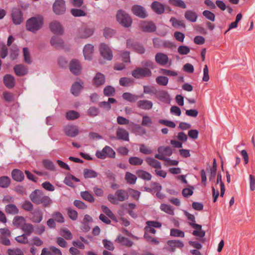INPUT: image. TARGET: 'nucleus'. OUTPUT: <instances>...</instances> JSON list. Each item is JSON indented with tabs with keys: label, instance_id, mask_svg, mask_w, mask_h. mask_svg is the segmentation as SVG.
<instances>
[{
	"label": "nucleus",
	"instance_id": "nucleus-1",
	"mask_svg": "<svg viewBox=\"0 0 255 255\" xmlns=\"http://www.w3.org/2000/svg\"><path fill=\"white\" fill-rule=\"evenodd\" d=\"M184 215L187 218L188 220L191 221V222L189 223V225L192 228L195 229V230L193 231L192 234L195 236L203 238L205 236V231L202 230V226L201 225L195 223V216L187 211L184 212ZM200 241L202 243H204L205 239H201Z\"/></svg>",
	"mask_w": 255,
	"mask_h": 255
},
{
	"label": "nucleus",
	"instance_id": "nucleus-2",
	"mask_svg": "<svg viewBox=\"0 0 255 255\" xmlns=\"http://www.w3.org/2000/svg\"><path fill=\"white\" fill-rule=\"evenodd\" d=\"M43 25V19L41 16H33L27 20L26 29L28 31L35 33L42 28Z\"/></svg>",
	"mask_w": 255,
	"mask_h": 255
},
{
	"label": "nucleus",
	"instance_id": "nucleus-3",
	"mask_svg": "<svg viewBox=\"0 0 255 255\" xmlns=\"http://www.w3.org/2000/svg\"><path fill=\"white\" fill-rule=\"evenodd\" d=\"M117 21L124 27H129L131 26L132 20L131 17L123 10H119L117 13Z\"/></svg>",
	"mask_w": 255,
	"mask_h": 255
},
{
	"label": "nucleus",
	"instance_id": "nucleus-4",
	"mask_svg": "<svg viewBox=\"0 0 255 255\" xmlns=\"http://www.w3.org/2000/svg\"><path fill=\"white\" fill-rule=\"evenodd\" d=\"M96 156L101 159H104L107 157L114 158L116 157V152L110 146L106 145L102 150H97Z\"/></svg>",
	"mask_w": 255,
	"mask_h": 255
},
{
	"label": "nucleus",
	"instance_id": "nucleus-5",
	"mask_svg": "<svg viewBox=\"0 0 255 255\" xmlns=\"http://www.w3.org/2000/svg\"><path fill=\"white\" fill-rule=\"evenodd\" d=\"M132 76L138 79L150 77L152 72L150 69L146 68L137 67L131 72Z\"/></svg>",
	"mask_w": 255,
	"mask_h": 255
},
{
	"label": "nucleus",
	"instance_id": "nucleus-6",
	"mask_svg": "<svg viewBox=\"0 0 255 255\" xmlns=\"http://www.w3.org/2000/svg\"><path fill=\"white\" fill-rule=\"evenodd\" d=\"M127 47L140 54H143L145 51V48L141 44L132 39L127 40Z\"/></svg>",
	"mask_w": 255,
	"mask_h": 255
},
{
	"label": "nucleus",
	"instance_id": "nucleus-7",
	"mask_svg": "<svg viewBox=\"0 0 255 255\" xmlns=\"http://www.w3.org/2000/svg\"><path fill=\"white\" fill-rule=\"evenodd\" d=\"M11 17L13 23L15 25L20 24L24 20L22 12L19 8L16 7L12 8Z\"/></svg>",
	"mask_w": 255,
	"mask_h": 255
},
{
	"label": "nucleus",
	"instance_id": "nucleus-8",
	"mask_svg": "<svg viewBox=\"0 0 255 255\" xmlns=\"http://www.w3.org/2000/svg\"><path fill=\"white\" fill-rule=\"evenodd\" d=\"M100 51L102 56L107 60H111L113 58V52L109 46L102 43L100 45Z\"/></svg>",
	"mask_w": 255,
	"mask_h": 255
},
{
	"label": "nucleus",
	"instance_id": "nucleus-9",
	"mask_svg": "<svg viewBox=\"0 0 255 255\" xmlns=\"http://www.w3.org/2000/svg\"><path fill=\"white\" fill-rule=\"evenodd\" d=\"M53 10L57 15H61L66 11L65 2L64 0H56L53 4Z\"/></svg>",
	"mask_w": 255,
	"mask_h": 255
},
{
	"label": "nucleus",
	"instance_id": "nucleus-10",
	"mask_svg": "<svg viewBox=\"0 0 255 255\" xmlns=\"http://www.w3.org/2000/svg\"><path fill=\"white\" fill-rule=\"evenodd\" d=\"M131 11L134 15L141 18H145L148 16L145 9L139 5L135 4L133 5Z\"/></svg>",
	"mask_w": 255,
	"mask_h": 255
},
{
	"label": "nucleus",
	"instance_id": "nucleus-11",
	"mask_svg": "<svg viewBox=\"0 0 255 255\" xmlns=\"http://www.w3.org/2000/svg\"><path fill=\"white\" fill-rule=\"evenodd\" d=\"M140 29L145 32H154L156 29L155 24L151 21H143L140 24Z\"/></svg>",
	"mask_w": 255,
	"mask_h": 255
},
{
	"label": "nucleus",
	"instance_id": "nucleus-12",
	"mask_svg": "<svg viewBox=\"0 0 255 255\" xmlns=\"http://www.w3.org/2000/svg\"><path fill=\"white\" fill-rule=\"evenodd\" d=\"M65 134L69 137H74L79 133L77 127L74 125H66L64 128Z\"/></svg>",
	"mask_w": 255,
	"mask_h": 255
},
{
	"label": "nucleus",
	"instance_id": "nucleus-13",
	"mask_svg": "<svg viewBox=\"0 0 255 255\" xmlns=\"http://www.w3.org/2000/svg\"><path fill=\"white\" fill-rule=\"evenodd\" d=\"M43 195V192L41 190L36 189L30 194L29 198L33 203L39 205V202Z\"/></svg>",
	"mask_w": 255,
	"mask_h": 255
},
{
	"label": "nucleus",
	"instance_id": "nucleus-14",
	"mask_svg": "<svg viewBox=\"0 0 255 255\" xmlns=\"http://www.w3.org/2000/svg\"><path fill=\"white\" fill-rule=\"evenodd\" d=\"M71 72L75 75L80 74L81 71V66L78 60L74 59L71 60L69 66Z\"/></svg>",
	"mask_w": 255,
	"mask_h": 255
},
{
	"label": "nucleus",
	"instance_id": "nucleus-15",
	"mask_svg": "<svg viewBox=\"0 0 255 255\" xmlns=\"http://www.w3.org/2000/svg\"><path fill=\"white\" fill-rule=\"evenodd\" d=\"M31 221L34 223H39L43 220V213L39 209H36L31 212Z\"/></svg>",
	"mask_w": 255,
	"mask_h": 255
},
{
	"label": "nucleus",
	"instance_id": "nucleus-16",
	"mask_svg": "<svg viewBox=\"0 0 255 255\" xmlns=\"http://www.w3.org/2000/svg\"><path fill=\"white\" fill-rule=\"evenodd\" d=\"M95 28L94 26H86L83 27L80 32V37L82 38H87L92 36Z\"/></svg>",
	"mask_w": 255,
	"mask_h": 255
},
{
	"label": "nucleus",
	"instance_id": "nucleus-17",
	"mask_svg": "<svg viewBox=\"0 0 255 255\" xmlns=\"http://www.w3.org/2000/svg\"><path fill=\"white\" fill-rule=\"evenodd\" d=\"M50 29L55 34L62 35L63 33L62 27L58 21H54L51 22L50 23Z\"/></svg>",
	"mask_w": 255,
	"mask_h": 255
},
{
	"label": "nucleus",
	"instance_id": "nucleus-18",
	"mask_svg": "<svg viewBox=\"0 0 255 255\" xmlns=\"http://www.w3.org/2000/svg\"><path fill=\"white\" fill-rule=\"evenodd\" d=\"M137 107L144 110H149L152 109L153 103L151 101L147 100H141L136 103Z\"/></svg>",
	"mask_w": 255,
	"mask_h": 255
},
{
	"label": "nucleus",
	"instance_id": "nucleus-19",
	"mask_svg": "<svg viewBox=\"0 0 255 255\" xmlns=\"http://www.w3.org/2000/svg\"><path fill=\"white\" fill-rule=\"evenodd\" d=\"M15 74L18 76H23L28 73L27 67L22 64H16L13 67Z\"/></svg>",
	"mask_w": 255,
	"mask_h": 255
},
{
	"label": "nucleus",
	"instance_id": "nucleus-20",
	"mask_svg": "<svg viewBox=\"0 0 255 255\" xmlns=\"http://www.w3.org/2000/svg\"><path fill=\"white\" fill-rule=\"evenodd\" d=\"M3 83L7 88H13L15 86V79L11 75L6 74L3 77Z\"/></svg>",
	"mask_w": 255,
	"mask_h": 255
},
{
	"label": "nucleus",
	"instance_id": "nucleus-21",
	"mask_svg": "<svg viewBox=\"0 0 255 255\" xmlns=\"http://www.w3.org/2000/svg\"><path fill=\"white\" fill-rule=\"evenodd\" d=\"M11 177L15 181L22 182L24 179L23 172L18 169H14L11 171Z\"/></svg>",
	"mask_w": 255,
	"mask_h": 255
},
{
	"label": "nucleus",
	"instance_id": "nucleus-22",
	"mask_svg": "<svg viewBox=\"0 0 255 255\" xmlns=\"http://www.w3.org/2000/svg\"><path fill=\"white\" fill-rule=\"evenodd\" d=\"M155 60L157 63L161 65H165L168 61V57L166 54L159 52L156 54Z\"/></svg>",
	"mask_w": 255,
	"mask_h": 255
},
{
	"label": "nucleus",
	"instance_id": "nucleus-23",
	"mask_svg": "<svg viewBox=\"0 0 255 255\" xmlns=\"http://www.w3.org/2000/svg\"><path fill=\"white\" fill-rule=\"evenodd\" d=\"M51 45L56 49L64 47V41L59 36H53L50 40Z\"/></svg>",
	"mask_w": 255,
	"mask_h": 255
},
{
	"label": "nucleus",
	"instance_id": "nucleus-24",
	"mask_svg": "<svg viewBox=\"0 0 255 255\" xmlns=\"http://www.w3.org/2000/svg\"><path fill=\"white\" fill-rule=\"evenodd\" d=\"M94 52V46L90 44H86L83 49L85 58L87 60L92 59Z\"/></svg>",
	"mask_w": 255,
	"mask_h": 255
},
{
	"label": "nucleus",
	"instance_id": "nucleus-25",
	"mask_svg": "<svg viewBox=\"0 0 255 255\" xmlns=\"http://www.w3.org/2000/svg\"><path fill=\"white\" fill-rule=\"evenodd\" d=\"M115 242L121 243L122 245L127 247H130L133 244L132 241L121 235L118 236L117 238L115 239Z\"/></svg>",
	"mask_w": 255,
	"mask_h": 255
},
{
	"label": "nucleus",
	"instance_id": "nucleus-26",
	"mask_svg": "<svg viewBox=\"0 0 255 255\" xmlns=\"http://www.w3.org/2000/svg\"><path fill=\"white\" fill-rule=\"evenodd\" d=\"M122 97L124 99L127 100L128 102H129L130 103H134L139 98H142L143 96L142 95L140 96L136 95H133L130 93L126 92L123 94Z\"/></svg>",
	"mask_w": 255,
	"mask_h": 255
},
{
	"label": "nucleus",
	"instance_id": "nucleus-27",
	"mask_svg": "<svg viewBox=\"0 0 255 255\" xmlns=\"http://www.w3.org/2000/svg\"><path fill=\"white\" fill-rule=\"evenodd\" d=\"M152 10L158 14H162L164 12L165 8L164 5L160 2L155 1L151 5Z\"/></svg>",
	"mask_w": 255,
	"mask_h": 255
},
{
	"label": "nucleus",
	"instance_id": "nucleus-28",
	"mask_svg": "<svg viewBox=\"0 0 255 255\" xmlns=\"http://www.w3.org/2000/svg\"><path fill=\"white\" fill-rule=\"evenodd\" d=\"M115 195L116 196L118 200L121 202H123L128 199L129 197L128 192L124 189L117 190L115 193Z\"/></svg>",
	"mask_w": 255,
	"mask_h": 255
},
{
	"label": "nucleus",
	"instance_id": "nucleus-29",
	"mask_svg": "<svg viewBox=\"0 0 255 255\" xmlns=\"http://www.w3.org/2000/svg\"><path fill=\"white\" fill-rule=\"evenodd\" d=\"M105 83V77L101 73H97L93 79L94 85L96 87L100 86Z\"/></svg>",
	"mask_w": 255,
	"mask_h": 255
},
{
	"label": "nucleus",
	"instance_id": "nucleus-30",
	"mask_svg": "<svg viewBox=\"0 0 255 255\" xmlns=\"http://www.w3.org/2000/svg\"><path fill=\"white\" fill-rule=\"evenodd\" d=\"M117 136L118 139L125 141H129V134L125 129L119 128L117 131Z\"/></svg>",
	"mask_w": 255,
	"mask_h": 255
},
{
	"label": "nucleus",
	"instance_id": "nucleus-31",
	"mask_svg": "<svg viewBox=\"0 0 255 255\" xmlns=\"http://www.w3.org/2000/svg\"><path fill=\"white\" fill-rule=\"evenodd\" d=\"M184 17L186 19L192 22L196 21L198 15L196 12L191 10H188L185 12Z\"/></svg>",
	"mask_w": 255,
	"mask_h": 255
},
{
	"label": "nucleus",
	"instance_id": "nucleus-32",
	"mask_svg": "<svg viewBox=\"0 0 255 255\" xmlns=\"http://www.w3.org/2000/svg\"><path fill=\"white\" fill-rule=\"evenodd\" d=\"M145 160L146 162V163L148 164V165L149 166H150V167H152L153 168H156V169H161V165L160 162L158 160H157L153 158L147 157L145 158Z\"/></svg>",
	"mask_w": 255,
	"mask_h": 255
},
{
	"label": "nucleus",
	"instance_id": "nucleus-33",
	"mask_svg": "<svg viewBox=\"0 0 255 255\" xmlns=\"http://www.w3.org/2000/svg\"><path fill=\"white\" fill-rule=\"evenodd\" d=\"M157 94L156 97L158 99L162 102L169 103L170 102V98L168 93L165 91L159 92Z\"/></svg>",
	"mask_w": 255,
	"mask_h": 255
},
{
	"label": "nucleus",
	"instance_id": "nucleus-34",
	"mask_svg": "<svg viewBox=\"0 0 255 255\" xmlns=\"http://www.w3.org/2000/svg\"><path fill=\"white\" fill-rule=\"evenodd\" d=\"M5 212L8 214L15 215L18 213L19 210L14 204H9L5 206Z\"/></svg>",
	"mask_w": 255,
	"mask_h": 255
},
{
	"label": "nucleus",
	"instance_id": "nucleus-35",
	"mask_svg": "<svg viewBox=\"0 0 255 255\" xmlns=\"http://www.w3.org/2000/svg\"><path fill=\"white\" fill-rule=\"evenodd\" d=\"M136 175L143 180H150L151 179V175L148 172L143 170L139 169L136 171Z\"/></svg>",
	"mask_w": 255,
	"mask_h": 255
},
{
	"label": "nucleus",
	"instance_id": "nucleus-36",
	"mask_svg": "<svg viewBox=\"0 0 255 255\" xmlns=\"http://www.w3.org/2000/svg\"><path fill=\"white\" fill-rule=\"evenodd\" d=\"M120 85L123 87H129L133 85L134 83L133 79L128 77L121 78L119 80Z\"/></svg>",
	"mask_w": 255,
	"mask_h": 255
},
{
	"label": "nucleus",
	"instance_id": "nucleus-37",
	"mask_svg": "<svg viewBox=\"0 0 255 255\" xmlns=\"http://www.w3.org/2000/svg\"><path fill=\"white\" fill-rule=\"evenodd\" d=\"M82 89L83 86L79 82H75L72 85L71 92L73 95L77 96Z\"/></svg>",
	"mask_w": 255,
	"mask_h": 255
},
{
	"label": "nucleus",
	"instance_id": "nucleus-38",
	"mask_svg": "<svg viewBox=\"0 0 255 255\" xmlns=\"http://www.w3.org/2000/svg\"><path fill=\"white\" fill-rule=\"evenodd\" d=\"M10 178L7 176L0 177V187L6 188L10 185Z\"/></svg>",
	"mask_w": 255,
	"mask_h": 255
},
{
	"label": "nucleus",
	"instance_id": "nucleus-39",
	"mask_svg": "<svg viewBox=\"0 0 255 255\" xmlns=\"http://www.w3.org/2000/svg\"><path fill=\"white\" fill-rule=\"evenodd\" d=\"M83 175L85 178L88 179L96 178L98 176V174L93 170L86 168L84 169Z\"/></svg>",
	"mask_w": 255,
	"mask_h": 255
},
{
	"label": "nucleus",
	"instance_id": "nucleus-40",
	"mask_svg": "<svg viewBox=\"0 0 255 255\" xmlns=\"http://www.w3.org/2000/svg\"><path fill=\"white\" fill-rule=\"evenodd\" d=\"M127 183L129 184H134L136 182L137 177L136 175L129 172H127L125 177Z\"/></svg>",
	"mask_w": 255,
	"mask_h": 255
},
{
	"label": "nucleus",
	"instance_id": "nucleus-41",
	"mask_svg": "<svg viewBox=\"0 0 255 255\" xmlns=\"http://www.w3.org/2000/svg\"><path fill=\"white\" fill-rule=\"evenodd\" d=\"M157 151L159 153L164 154L167 156H170L172 154V149L169 146H166L165 147L160 146L158 148Z\"/></svg>",
	"mask_w": 255,
	"mask_h": 255
},
{
	"label": "nucleus",
	"instance_id": "nucleus-42",
	"mask_svg": "<svg viewBox=\"0 0 255 255\" xmlns=\"http://www.w3.org/2000/svg\"><path fill=\"white\" fill-rule=\"evenodd\" d=\"M143 162V160L138 157L132 156L128 159V162L131 165L137 166L141 165Z\"/></svg>",
	"mask_w": 255,
	"mask_h": 255
},
{
	"label": "nucleus",
	"instance_id": "nucleus-43",
	"mask_svg": "<svg viewBox=\"0 0 255 255\" xmlns=\"http://www.w3.org/2000/svg\"><path fill=\"white\" fill-rule=\"evenodd\" d=\"M80 117V114L74 110H70L66 114V118L68 120H75Z\"/></svg>",
	"mask_w": 255,
	"mask_h": 255
},
{
	"label": "nucleus",
	"instance_id": "nucleus-44",
	"mask_svg": "<svg viewBox=\"0 0 255 255\" xmlns=\"http://www.w3.org/2000/svg\"><path fill=\"white\" fill-rule=\"evenodd\" d=\"M170 21L172 23V25L174 27L178 28L181 27L185 28L186 25L183 20H179L175 17H172L170 19Z\"/></svg>",
	"mask_w": 255,
	"mask_h": 255
},
{
	"label": "nucleus",
	"instance_id": "nucleus-45",
	"mask_svg": "<svg viewBox=\"0 0 255 255\" xmlns=\"http://www.w3.org/2000/svg\"><path fill=\"white\" fill-rule=\"evenodd\" d=\"M167 245L170 247H174L177 248H182L184 247L183 243L180 240H169L167 242Z\"/></svg>",
	"mask_w": 255,
	"mask_h": 255
},
{
	"label": "nucleus",
	"instance_id": "nucleus-46",
	"mask_svg": "<svg viewBox=\"0 0 255 255\" xmlns=\"http://www.w3.org/2000/svg\"><path fill=\"white\" fill-rule=\"evenodd\" d=\"M169 3L173 6L179 7L181 8H186V5L182 0H169Z\"/></svg>",
	"mask_w": 255,
	"mask_h": 255
},
{
	"label": "nucleus",
	"instance_id": "nucleus-47",
	"mask_svg": "<svg viewBox=\"0 0 255 255\" xmlns=\"http://www.w3.org/2000/svg\"><path fill=\"white\" fill-rule=\"evenodd\" d=\"M80 194L82 198L85 200L90 203L94 202V198L88 191H82L81 192Z\"/></svg>",
	"mask_w": 255,
	"mask_h": 255
},
{
	"label": "nucleus",
	"instance_id": "nucleus-48",
	"mask_svg": "<svg viewBox=\"0 0 255 255\" xmlns=\"http://www.w3.org/2000/svg\"><path fill=\"white\" fill-rule=\"evenodd\" d=\"M44 167L47 170L50 171H55V165L52 161L48 159H45L42 161Z\"/></svg>",
	"mask_w": 255,
	"mask_h": 255
},
{
	"label": "nucleus",
	"instance_id": "nucleus-49",
	"mask_svg": "<svg viewBox=\"0 0 255 255\" xmlns=\"http://www.w3.org/2000/svg\"><path fill=\"white\" fill-rule=\"evenodd\" d=\"M101 209L103 212L110 219L113 220L116 219L115 215L108 207L105 205H102Z\"/></svg>",
	"mask_w": 255,
	"mask_h": 255
},
{
	"label": "nucleus",
	"instance_id": "nucleus-50",
	"mask_svg": "<svg viewBox=\"0 0 255 255\" xmlns=\"http://www.w3.org/2000/svg\"><path fill=\"white\" fill-rule=\"evenodd\" d=\"M104 94L108 97L114 96L116 93L115 89L111 86H107L104 89Z\"/></svg>",
	"mask_w": 255,
	"mask_h": 255
},
{
	"label": "nucleus",
	"instance_id": "nucleus-51",
	"mask_svg": "<svg viewBox=\"0 0 255 255\" xmlns=\"http://www.w3.org/2000/svg\"><path fill=\"white\" fill-rule=\"evenodd\" d=\"M22 230L27 235H30L33 232V226L30 223H25L22 227Z\"/></svg>",
	"mask_w": 255,
	"mask_h": 255
},
{
	"label": "nucleus",
	"instance_id": "nucleus-52",
	"mask_svg": "<svg viewBox=\"0 0 255 255\" xmlns=\"http://www.w3.org/2000/svg\"><path fill=\"white\" fill-rule=\"evenodd\" d=\"M71 14L75 17L85 16L87 13L81 9L72 8L71 10Z\"/></svg>",
	"mask_w": 255,
	"mask_h": 255
},
{
	"label": "nucleus",
	"instance_id": "nucleus-53",
	"mask_svg": "<svg viewBox=\"0 0 255 255\" xmlns=\"http://www.w3.org/2000/svg\"><path fill=\"white\" fill-rule=\"evenodd\" d=\"M52 203V200L49 197L47 196L43 195L41 200L39 202V204H42L43 207H49Z\"/></svg>",
	"mask_w": 255,
	"mask_h": 255
},
{
	"label": "nucleus",
	"instance_id": "nucleus-54",
	"mask_svg": "<svg viewBox=\"0 0 255 255\" xmlns=\"http://www.w3.org/2000/svg\"><path fill=\"white\" fill-rule=\"evenodd\" d=\"M8 255H24L23 251L19 248L9 249L7 250Z\"/></svg>",
	"mask_w": 255,
	"mask_h": 255
},
{
	"label": "nucleus",
	"instance_id": "nucleus-55",
	"mask_svg": "<svg viewBox=\"0 0 255 255\" xmlns=\"http://www.w3.org/2000/svg\"><path fill=\"white\" fill-rule=\"evenodd\" d=\"M156 83L161 86H166L168 82V78L165 76H158L156 78Z\"/></svg>",
	"mask_w": 255,
	"mask_h": 255
},
{
	"label": "nucleus",
	"instance_id": "nucleus-56",
	"mask_svg": "<svg viewBox=\"0 0 255 255\" xmlns=\"http://www.w3.org/2000/svg\"><path fill=\"white\" fill-rule=\"evenodd\" d=\"M61 235L66 240H71L73 238V236L71 232L66 228L61 229Z\"/></svg>",
	"mask_w": 255,
	"mask_h": 255
},
{
	"label": "nucleus",
	"instance_id": "nucleus-57",
	"mask_svg": "<svg viewBox=\"0 0 255 255\" xmlns=\"http://www.w3.org/2000/svg\"><path fill=\"white\" fill-rule=\"evenodd\" d=\"M21 207L22 209L26 211H32L33 209V204L28 200L25 201Z\"/></svg>",
	"mask_w": 255,
	"mask_h": 255
},
{
	"label": "nucleus",
	"instance_id": "nucleus-58",
	"mask_svg": "<svg viewBox=\"0 0 255 255\" xmlns=\"http://www.w3.org/2000/svg\"><path fill=\"white\" fill-rule=\"evenodd\" d=\"M184 232L176 229H171L170 230V236L176 237L183 238L184 237Z\"/></svg>",
	"mask_w": 255,
	"mask_h": 255
},
{
	"label": "nucleus",
	"instance_id": "nucleus-59",
	"mask_svg": "<svg viewBox=\"0 0 255 255\" xmlns=\"http://www.w3.org/2000/svg\"><path fill=\"white\" fill-rule=\"evenodd\" d=\"M102 242L104 248L107 250L111 251H113L114 250V245L111 241L107 239H104L103 240Z\"/></svg>",
	"mask_w": 255,
	"mask_h": 255
},
{
	"label": "nucleus",
	"instance_id": "nucleus-60",
	"mask_svg": "<svg viewBox=\"0 0 255 255\" xmlns=\"http://www.w3.org/2000/svg\"><path fill=\"white\" fill-rule=\"evenodd\" d=\"M115 33L114 30L106 27L103 30V35L106 38H111Z\"/></svg>",
	"mask_w": 255,
	"mask_h": 255
},
{
	"label": "nucleus",
	"instance_id": "nucleus-61",
	"mask_svg": "<svg viewBox=\"0 0 255 255\" xmlns=\"http://www.w3.org/2000/svg\"><path fill=\"white\" fill-rule=\"evenodd\" d=\"M23 56L24 61L27 64H31L32 61L30 56V54L28 48L24 47L23 48Z\"/></svg>",
	"mask_w": 255,
	"mask_h": 255
},
{
	"label": "nucleus",
	"instance_id": "nucleus-62",
	"mask_svg": "<svg viewBox=\"0 0 255 255\" xmlns=\"http://www.w3.org/2000/svg\"><path fill=\"white\" fill-rule=\"evenodd\" d=\"M18 55V49L16 46H12L10 50L9 56L12 60L16 59Z\"/></svg>",
	"mask_w": 255,
	"mask_h": 255
},
{
	"label": "nucleus",
	"instance_id": "nucleus-63",
	"mask_svg": "<svg viewBox=\"0 0 255 255\" xmlns=\"http://www.w3.org/2000/svg\"><path fill=\"white\" fill-rule=\"evenodd\" d=\"M25 221L24 217L22 216H15L12 221L13 224L17 227L22 225V223Z\"/></svg>",
	"mask_w": 255,
	"mask_h": 255
},
{
	"label": "nucleus",
	"instance_id": "nucleus-64",
	"mask_svg": "<svg viewBox=\"0 0 255 255\" xmlns=\"http://www.w3.org/2000/svg\"><path fill=\"white\" fill-rule=\"evenodd\" d=\"M203 15L204 16H205L207 19L208 20H210L212 21H214L215 19V15L214 13L212 12L211 11L208 10H205L203 12Z\"/></svg>",
	"mask_w": 255,
	"mask_h": 255
}]
</instances>
